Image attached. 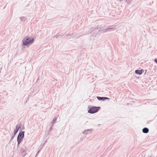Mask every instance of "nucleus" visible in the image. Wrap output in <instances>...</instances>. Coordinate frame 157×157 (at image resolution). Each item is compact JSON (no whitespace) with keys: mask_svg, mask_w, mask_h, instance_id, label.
Instances as JSON below:
<instances>
[{"mask_svg":"<svg viewBox=\"0 0 157 157\" xmlns=\"http://www.w3.org/2000/svg\"><path fill=\"white\" fill-rule=\"evenodd\" d=\"M34 39L33 38L29 37L27 36L25 37L22 41L23 45L28 46L34 42Z\"/></svg>","mask_w":157,"mask_h":157,"instance_id":"f257e3e1","label":"nucleus"},{"mask_svg":"<svg viewBox=\"0 0 157 157\" xmlns=\"http://www.w3.org/2000/svg\"><path fill=\"white\" fill-rule=\"evenodd\" d=\"M25 131H21L19 132L17 137V147L19 146V145L23 140L24 137Z\"/></svg>","mask_w":157,"mask_h":157,"instance_id":"f03ea898","label":"nucleus"},{"mask_svg":"<svg viewBox=\"0 0 157 157\" xmlns=\"http://www.w3.org/2000/svg\"><path fill=\"white\" fill-rule=\"evenodd\" d=\"M100 108V107L91 106L89 108L88 112L91 114L95 113L97 112Z\"/></svg>","mask_w":157,"mask_h":157,"instance_id":"7ed1b4c3","label":"nucleus"},{"mask_svg":"<svg viewBox=\"0 0 157 157\" xmlns=\"http://www.w3.org/2000/svg\"><path fill=\"white\" fill-rule=\"evenodd\" d=\"M22 124H17L16 127V128L15 129H14L13 133L14 134V135H15L18 132L19 129L21 127Z\"/></svg>","mask_w":157,"mask_h":157,"instance_id":"20e7f679","label":"nucleus"},{"mask_svg":"<svg viewBox=\"0 0 157 157\" xmlns=\"http://www.w3.org/2000/svg\"><path fill=\"white\" fill-rule=\"evenodd\" d=\"M27 148L26 147L21 148V153L22 154V155L24 156L26 154V152L27 151Z\"/></svg>","mask_w":157,"mask_h":157,"instance_id":"39448f33","label":"nucleus"},{"mask_svg":"<svg viewBox=\"0 0 157 157\" xmlns=\"http://www.w3.org/2000/svg\"><path fill=\"white\" fill-rule=\"evenodd\" d=\"M97 99L99 100L104 101L106 99H109V98L106 97H96Z\"/></svg>","mask_w":157,"mask_h":157,"instance_id":"423d86ee","label":"nucleus"},{"mask_svg":"<svg viewBox=\"0 0 157 157\" xmlns=\"http://www.w3.org/2000/svg\"><path fill=\"white\" fill-rule=\"evenodd\" d=\"M143 72H144V70L142 69L140 70H136L135 71V73L137 75H141Z\"/></svg>","mask_w":157,"mask_h":157,"instance_id":"0eeeda50","label":"nucleus"},{"mask_svg":"<svg viewBox=\"0 0 157 157\" xmlns=\"http://www.w3.org/2000/svg\"><path fill=\"white\" fill-rule=\"evenodd\" d=\"M149 131V129L147 128H144L142 129V132L144 133H147Z\"/></svg>","mask_w":157,"mask_h":157,"instance_id":"6e6552de","label":"nucleus"},{"mask_svg":"<svg viewBox=\"0 0 157 157\" xmlns=\"http://www.w3.org/2000/svg\"><path fill=\"white\" fill-rule=\"evenodd\" d=\"M92 130V129H87L85 130L83 132V134H86V135L88 133L90 132H91Z\"/></svg>","mask_w":157,"mask_h":157,"instance_id":"1a4fd4ad","label":"nucleus"},{"mask_svg":"<svg viewBox=\"0 0 157 157\" xmlns=\"http://www.w3.org/2000/svg\"><path fill=\"white\" fill-rule=\"evenodd\" d=\"M109 29H107V28H106V29H102L101 30L100 29H99V31H100V32L102 31L103 33H105V32H108V30Z\"/></svg>","mask_w":157,"mask_h":157,"instance_id":"9d476101","label":"nucleus"},{"mask_svg":"<svg viewBox=\"0 0 157 157\" xmlns=\"http://www.w3.org/2000/svg\"><path fill=\"white\" fill-rule=\"evenodd\" d=\"M98 29V28H95L94 27H93V28H91L90 29V32H89V33H88L87 34H89V33H91L94 30H96V29Z\"/></svg>","mask_w":157,"mask_h":157,"instance_id":"9b49d317","label":"nucleus"},{"mask_svg":"<svg viewBox=\"0 0 157 157\" xmlns=\"http://www.w3.org/2000/svg\"><path fill=\"white\" fill-rule=\"evenodd\" d=\"M21 20L22 21H25L26 20V18L24 17H20Z\"/></svg>","mask_w":157,"mask_h":157,"instance_id":"f8f14e48","label":"nucleus"},{"mask_svg":"<svg viewBox=\"0 0 157 157\" xmlns=\"http://www.w3.org/2000/svg\"><path fill=\"white\" fill-rule=\"evenodd\" d=\"M57 117L55 116L54 118L53 119L52 121H53V123H55L56 122V121L57 120Z\"/></svg>","mask_w":157,"mask_h":157,"instance_id":"ddd939ff","label":"nucleus"},{"mask_svg":"<svg viewBox=\"0 0 157 157\" xmlns=\"http://www.w3.org/2000/svg\"><path fill=\"white\" fill-rule=\"evenodd\" d=\"M132 0H126V2L128 4L130 3Z\"/></svg>","mask_w":157,"mask_h":157,"instance_id":"4468645a","label":"nucleus"},{"mask_svg":"<svg viewBox=\"0 0 157 157\" xmlns=\"http://www.w3.org/2000/svg\"><path fill=\"white\" fill-rule=\"evenodd\" d=\"M53 126V124H52V125H51V127L50 128V130H49V132H50V131L52 129Z\"/></svg>","mask_w":157,"mask_h":157,"instance_id":"2eb2a0df","label":"nucleus"},{"mask_svg":"<svg viewBox=\"0 0 157 157\" xmlns=\"http://www.w3.org/2000/svg\"><path fill=\"white\" fill-rule=\"evenodd\" d=\"M111 31L115 30L116 29L114 28H111Z\"/></svg>","mask_w":157,"mask_h":157,"instance_id":"dca6fc26","label":"nucleus"},{"mask_svg":"<svg viewBox=\"0 0 157 157\" xmlns=\"http://www.w3.org/2000/svg\"><path fill=\"white\" fill-rule=\"evenodd\" d=\"M15 136V135H14V134H13V136H11V140H12L13 139L14 136Z\"/></svg>","mask_w":157,"mask_h":157,"instance_id":"f3484780","label":"nucleus"},{"mask_svg":"<svg viewBox=\"0 0 157 157\" xmlns=\"http://www.w3.org/2000/svg\"><path fill=\"white\" fill-rule=\"evenodd\" d=\"M84 139V138L83 137H82L81 138H80V140H81V141H82Z\"/></svg>","mask_w":157,"mask_h":157,"instance_id":"a211bd4d","label":"nucleus"},{"mask_svg":"<svg viewBox=\"0 0 157 157\" xmlns=\"http://www.w3.org/2000/svg\"><path fill=\"white\" fill-rule=\"evenodd\" d=\"M54 123H53V121H52V122L50 123V125H52V124H53H53H54Z\"/></svg>","mask_w":157,"mask_h":157,"instance_id":"6ab92c4d","label":"nucleus"},{"mask_svg":"<svg viewBox=\"0 0 157 157\" xmlns=\"http://www.w3.org/2000/svg\"><path fill=\"white\" fill-rule=\"evenodd\" d=\"M107 29H109V30H108V32H110V31H111V29H111V28H107Z\"/></svg>","mask_w":157,"mask_h":157,"instance_id":"aec40b11","label":"nucleus"},{"mask_svg":"<svg viewBox=\"0 0 157 157\" xmlns=\"http://www.w3.org/2000/svg\"><path fill=\"white\" fill-rule=\"evenodd\" d=\"M154 61H155V62L156 63H157V59H155V60H154Z\"/></svg>","mask_w":157,"mask_h":157,"instance_id":"412c9836","label":"nucleus"},{"mask_svg":"<svg viewBox=\"0 0 157 157\" xmlns=\"http://www.w3.org/2000/svg\"><path fill=\"white\" fill-rule=\"evenodd\" d=\"M147 70H145V73H144V74H146V72H147Z\"/></svg>","mask_w":157,"mask_h":157,"instance_id":"4be33fe9","label":"nucleus"},{"mask_svg":"<svg viewBox=\"0 0 157 157\" xmlns=\"http://www.w3.org/2000/svg\"><path fill=\"white\" fill-rule=\"evenodd\" d=\"M12 141V140H11V139L9 141V143H10Z\"/></svg>","mask_w":157,"mask_h":157,"instance_id":"5701e85b","label":"nucleus"},{"mask_svg":"<svg viewBox=\"0 0 157 157\" xmlns=\"http://www.w3.org/2000/svg\"><path fill=\"white\" fill-rule=\"evenodd\" d=\"M40 151V150L36 154V155Z\"/></svg>","mask_w":157,"mask_h":157,"instance_id":"b1692460","label":"nucleus"},{"mask_svg":"<svg viewBox=\"0 0 157 157\" xmlns=\"http://www.w3.org/2000/svg\"><path fill=\"white\" fill-rule=\"evenodd\" d=\"M79 36H78L77 37H74V38H78Z\"/></svg>","mask_w":157,"mask_h":157,"instance_id":"393cba45","label":"nucleus"}]
</instances>
